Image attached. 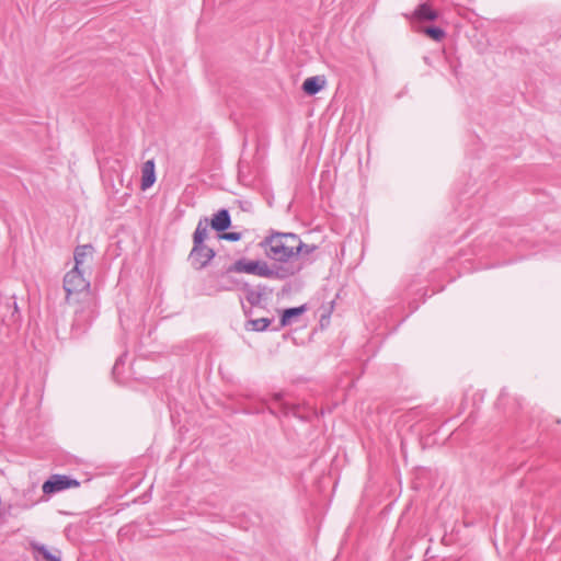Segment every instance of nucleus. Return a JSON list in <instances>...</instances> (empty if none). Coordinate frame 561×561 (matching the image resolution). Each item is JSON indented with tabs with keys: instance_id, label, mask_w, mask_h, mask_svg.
<instances>
[{
	"instance_id": "nucleus-7",
	"label": "nucleus",
	"mask_w": 561,
	"mask_h": 561,
	"mask_svg": "<svg viewBox=\"0 0 561 561\" xmlns=\"http://www.w3.org/2000/svg\"><path fill=\"white\" fill-rule=\"evenodd\" d=\"M94 248L92 244L78 245L73 252L75 266L81 268V266L89 260L92 259Z\"/></svg>"
},
{
	"instance_id": "nucleus-9",
	"label": "nucleus",
	"mask_w": 561,
	"mask_h": 561,
	"mask_svg": "<svg viewBox=\"0 0 561 561\" xmlns=\"http://www.w3.org/2000/svg\"><path fill=\"white\" fill-rule=\"evenodd\" d=\"M141 188L147 190L150 186L153 185L156 181V174H154V161L148 160L142 164L141 169Z\"/></svg>"
},
{
	"instance_id": "nucleus-18",
	"label": "nucleus",
	"mask_w": 561,
	"mask_h": 561,
	"mask_svg": "<svg viewBox=\"0 0 561 561\" xmlns=\"http://www.w3.org/2000/svg\"><path fill=\"white\" fill-rule=\"evenodd\" d=\"M298 242L300 243L299 257L304 261L302 256L309 255L316 251L317 247L313 244H307L302 242V240L298 237Z\"/></svg>"
},
{
	"instance_id": "nucleus-20",
	"label": "nucleus",
	"mask_w": 561,
	"mask_h": 561,
	"mask_svg": "<svg viewBox=\"0 0 561 561\" xmlns=\"http://www.w3.org/2000/svg\"><path fill=\"white\" fill-rule=\"evenodd\" d=\"M121 363H122V357H119V358L116 360V363H115V365H114V367H113V374H116V370H117L118 365H119Z\"/></svg>"
},
{
	"instance_id": "nucleus-5",
	"label": "nucleus",
	"mask_w": 561,
	"mask_h": 561,
	"mask_svg": "<svg viewBox=\"0 0 561 561\" xmlns=\"http://www.w3.org/2000/svg\"><path fill=\"white\" fill-rule=\"evenodd\" d=\"M79 482L67 476L55 474L44 482L42 489L45 494H53L70 488L79 486Z\"/></svg>"
},
{
	"instance_id": "nucleus-3",
	"label": "nucleus",
	"mask_w": 561,
	"mask_h": 561,
	"mask_svg": "<svg viewBox=\"0 0 561 561\" xmlns=\"http://www.w3.org/2000/svg\"><path fill=\"white\" fill-rule=\"evenodd\" d=\"M89 287L90 282L84 277L81 268L73 267L64 277V289L67 293V299H69L72 294L88 290Z\"/></svg>"
},
{
	"instance_id": "nucleus-17",
	"label": "nucleus",
	"mask_w": 561,
	"mask_h": 561,
	"mask_svg": "<svg viewBox=\"0 0 561 561\" xmlns=\"http://www.w3.org/2000/svg\"><path fill=\"white\" fill-rule=\"evenodd\" d=\"M263 294L256 289L247 290V300L252 306H257L262 301Z\"/></svg>"
},
{
	"instance_id": "nucleus-1",
	"label": "nucleus",
	"mask_w": 561,
	"mask_h": 561,
	"mask_svg": "<svg viewBox=\"0 0 561 561\" xmlns=\"http://www.w3.org/2000/svg\"><path fill=\"white\" fill-rule=\"evenodd\" d=\"M265 255L272 260L275 267L286 270L284 279L297 275L305 265L299 257L300 243L298 236L291 232H271L260 242Z\"/></svg>"
},
{
	"instance_id": "nucleus-2",
	"label": "nucleus",
	"mask_w": 561,
	"mask_h": 561,
	"mask_svg": "<svg viewBox=\"0 0 561 561\" xmlns=\"http://www.w3.org/2000/svg\"><path fill=\"white\" fill-rule=\"evenodd\" d=\"M229 272L244 273L268 279L283 280L286 270L275 267L263 260H248L245 257L237 260L229 268Z\"/></svg>"
},
{
	"instance_id": "nucleus-10",
	"label": "nucleus",
	"mask_w": 561,
	"mask_h": 561,
	"mask_svg": "<svg viewBox=\"0 0 561 561\" xmlns=\"http://www.w3.org/2000/svg\"><path fill=\"white\" fill-rule=\"evenodd\" d=\"M325 84L323 77H309L302 83V91L308 95L317 94Z\"/></svg>"
},
{
	"instance_id": "nucleus-11",
	"label": "nucleus",
	"mask_w": 561,
	"mask_h": 561,
	"mask_svg": "<svg viewBox=\"0 0 561 561\" xmlns=\"http://www.w3.org/2000/svg\"><path fill=\"white\" fill-rule=\"evenodd\" d=\"M305 311H306L305 306L285 309L282 314V318H280V327H286V325L291 324L293 320L296 317H299L300 314H302Z\"/></svg>"
},
{
	"instance_id": "nucleus-8",
	"label": "nucleus",
	"mask_w": 561,
	"mask_h": 561,
	"mask_svg": "<svg viewBox=\"0 0 561 561\" xmlns=\"http://www.w3.org/2000/svg\"><path fill=\"white\" fill-rule=\"evenodd\" d=\"M211 228L218 232L226 231L230 225V214L227 209H220L216 213L210 221Z\"/></svg>"
},
{
	"instance_id": "nucleus-16",
	"label": "nucleus",
	"mask_w": 561,
	"mask_h": 561,
	"mask_svg": "<svg viewBox=\"0 0 561 561\" xmlns=\"http://www.w3.org/2000/svg\"><path fill=\"white\" fill-rule=\"evenodd\" d=\"M272 320L268 318H260V319H253L249 321V324L251 325V329L254 331H264L268 328Z\"/></svg>"
},
{
	"instance_id": "nucleus-19",
	"label": "nucleus",
	"mask_w": 561,
	"mask_h": 561,
	"mask_svg": "<svg viewBox=\"0 0 561 561\" xmlns=\"http://www.w3.org/2000/svg\"><path fill=\"white\" fill-rule=\"evenodd\" d=\"M220 238L229 241H238L241 238V233L239 232H225L220 236Z\"/></svg>"
},
{
	"instance_id": "nucleus-12",
	"label": "nucleus",
	"mask_w": 561,
	"mask_h": 561,
	"mask_svg": "<svg viewBox=\"0 0 561 561\" xmlns=\"http://www.w3.org/2000/svg\"><path fill=\"white\" fill-rule=\"evenodd\" d=\"M208 229H207V219L199 220L197 227L193 234V244H204L205 239L207 238Z\"/></svg>"
},
{
	"instance_id": "nucleus-15",
	"label": "nucleus",
	"mask_w": 561,
	"mask_h": 561,
	"mask_svg": "<svg viewBox=\"0 0 561 561\" xmlns=\"http://www.w3.org/2000/svg\"><path fill=\"white\" fill-rule=\"evenodd\" d=\"M423 33L436 42L443 41L446 36L445 31L437 26H427L423 28Z\"/></svg>"
},
{
	"instance_id": "nucleus-13",
	"label": "nucleus",
	"mask_w": 561,
	"mask_h": 561,
	"mask_svg": "<svg viewBox=\"0 0 561 561\" xmlns=\"http://www.w3.org/2000/svg\"><path fill=\"white\" fill-rule=\"evenodd\" d=\"M36 553L37 561H60V559L54 556L44 545H33Z\"/></svg>"
},
{
	"instance_id": "nucleus-14",
	"label": "nucleus",
	"mask_w": 561,
	"mask_h": 561,
	"mask_svg": "<svg viewBox=\"0 0 561 561\" xmlns=\"http://www.w3.org/2000/svg\"><path fill=\"white\" fill-rule=\"evenodd\" d=\"M273 400L279 405V408L282 409V411L285 414L293 413L294 415H299L298 407L289 405L287 402L284 401V393H282V392L274 393Z\"/></svg>"
},
{
	"instance_id": "nucleus-4",
	"label": "nucleus",
	"mask_w": 561,
	"mask_h": 561,
	"mask_svg": "<svg viewBox=\"0 0 561 561\" xmlns=\"http://www.w3.org/2000/svg\"><path fill=\"white\" fill-rule=\"evenodd\" d=\"M214 249L206 244H193L188 259L194 268L202 270L214 259Z\"/></svg>"
},
{
	"instance_id": "nucleus-6",
	"label": "nucleus",
	"mask_w": 561,
	"mask_h": 561,
	"mask_svg": "<svg viewBox=\"0 0 561 561\" xmlns=\"http://www.w3.org/2000/svg\"><path fill=\"white\" fill-rule=\"evenodd\" d=\"M437 18V11L428 2L419 4L411 16L412 20L419 22L435 21Z\"/></svg>"
}]
</instances>
